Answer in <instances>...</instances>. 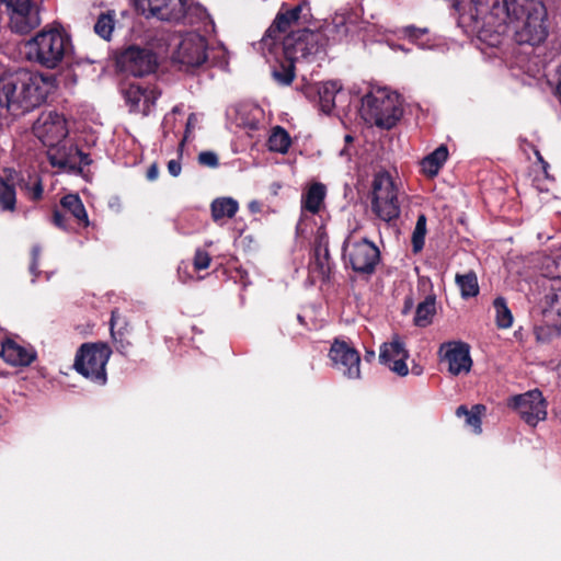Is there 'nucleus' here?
<instances>
[{
	"label": "nucleus",
	"mask_w": 561,
	"mask_h": 561,
	"mask_svg": "<svg viewBox=\"0 0 561 561\" xmlns=\"http://www.w3.org/2000/svg\"><path fill=\"white\" fill-rule=\"evenodd\" d=\"M301 10V5H296L277 13L260 42V49L265 56L282 54L285 59L295 64L312 62L325 54L322 42L319 39L321 36L316 31L302 28L290 32L279 42V35L298 22Z\"/></svg>",
	"instance_id": "nucleus-1"
},
{
	"label": "nucleus",
	"mask_w": 561,
	"mask_h": 561,
	"mask_svg": "<svg viewBox=\"0 0 561 561\" xmlns=\"http://www.w3.org/2000/svg\"><path fill=\"white\" fill-rule=\"evenodd\" d=\"M55 88L53 76L19 69L0 77V106L13 116L41 106Z\"/></svg>",
	"instance_id": "nucleus-2"
},
{
	"label": "nucleus",
	"mask_w": 561,
	"mask_h": 561,
	"mask_svg": "<svg viewBox=\"0 0 561 561\" xmlns=\"http://www.w3.org/2000/svg\"><path fill=\"white\" fill-rule=\"evenodd\" d=\"M506 23L519 46H539L549 35L548 11L541 0H516L499 26Z\"/></svg>",
	"instance_id": "nucleus-3"
},
{
	"label": "nucleus",
	"mask_w": 561,
	"mask_h": 561,
	"mask_svg": "<svg viewBox=\"0 0 561 561\" xmlns=\"http://www.w3.org/2000/svg\"><path fill=\"white\" fill-rule=\"evenodd\" d=\"M72 51L71 37L60 27H45L24 44L25 58L46 69L70 61Z\"/></svg>",
	"instance_id": "nucleus-4"
},
{
	"label": "nucleus",
	"mask_w": 561,
	"mask_h": 561,
	"mask_svg": "<svg viewBox=\"0 0 561 561\" xmlns=\"http://www.w3.org/2000/svg\"><path fill=\"white\" fill-rule=\"evenodd\" d=\"M137 10L146 18L174 24H213L205 8L193 0H135Z\"/></svg>",
	"instance_id": "nucleus-5"
},
{
	"label": "nucleus",
	"mask_w": 561,
	"mask_h": 561,
	"mask_svg": "<svg viewBox=\"0 0 561 561\" xmlns=\"http://www.w3.org/2000/svg\"><path fill=\"white\" fill-rule=\"evenodd\" d=\"M359 114L367 124L390 129L402 116L400 95L386 87H371L362 98Z\"/></svg>",
	"instance_id": "nucleus-6"
},
{
	"label": "nucleus",
	"mask_w": 561,
	"mask_h": 561,
	"mask_svg": "<svg viewBox=\"0 0 561 561\" xmlns=\"http://www.w3.org/2000/svg\"><path fill=\"white\" fill-rule=\"evenodd\" d=\"M401 199L397 183L387 172L376 173L371 183V209L375 215L390 222L400 215Z\"/></svg>",
	"instance_id": "nucleus-7"
},
{
	"label": "nucleus",
	"mask_w": 561,
	"mask_h": 561,
	"mask_svg": "<svg viewBox=\"0 0 561 561\" xmlns=\"http://www.w3.org/2000/svg\"><path fill=\"white\" fill-rule=\"evenodd\" d=\"M112 351L104 343H85L77 352L73 367L90 381L104 386L107 381L106 364Z\"/></svg>",
	"instance_id": "nucleus-8"
},
{
	"label": "nucleus",
	"mask_w": 561,
	"mask_h": 561,
	"mask_svg": "<svg viewBox=\"0 0 561 561\" xmlns=\"http://www.w3.org/2000/svg\"><path fill=\"white\" fill-rule=\"evenodd\" d=\"M379 248L366 238L350 234L343 243V259L356 272L370 274L379 262Z\"/></svg>",
	"instance_id": "nucleus-9"
},
{
	"label": "nucleus",
	"mask_w": 561,
	"mask_h": 561,
	"mask_svg": "<svg viewBox=\"0 0 561 561\" xmlns=\"http://www.w3.org/2000/svg\"><path fill=\"white\" fill-rule=\"evenodd\" d=\"M9 16V27L15 34H27L41 24L36 0H2Z\"/></svg>",
	"instance_id": "nucleus-10"
},
{
	"label": "nucleus",
	"mask_w": 561,
	"mask_h": 561,
	"mask_svg": "<svg viewBox=\"0 0 561 561\" xmlns=\"http://www.w3.org/2000/svg\"><path fill=\"white\" fill-rule=\"evenodd\" d=\"M47 158L54 168L71 174H81L83 167L91 163L89 156L67 139L48 147Z\"/></svg>",
	"instance_id": "nucleus-11"
},
{
	"label": "nucleus",
	"mask_w": 561,
	"mask_h": 561,
	"mask_svg": "<svg viewBox=\"0 0 561 561\" xmlns=\"http://www.w3.org/2000/svg\"><path fill=\"white\" fill-rule=\"evenodd\" d=\"M172 58L186 69L202 66L207 60V42L196 32L179 36Z\"/></svg>",
	"instance_id": "nucleus-12"
},
{
	"label": "nucleus",
	"mask_w": 561,
	"mask_h": 561,
	"mask_svg": "<svg viewBox=\"0 0 561 561\" xmlns=\"http://www.w3.org/2000/svg\"><path fill=\"white\" fill-rule=\"evenodd\" d=\"M332 366L343 377L351 380L360 379V355L344 340L335 339L329 351Z\"/></svg>",
	"instance_id": "nucleus-13"
},
{
	"label": "nucleus",
	"mask_w": 561,
	"mask_h": 561,
	"mask_svg": "<svg viewBox=\"0 0 561 561\" xmlns=\"http://www.w3.org/2000/svg\"><path fill=\"white\" fill-rule=\"evenodd\" d=\"M508 407L516 410L520 419L531 427L547 417V401L538 389L512 397Z\"/></svg>",
	"instance_id": "nucleus-14"
},
{
	"label": "nucleus",
	"mask_w": 561,
	"mask_h": 561,
	"mask_svg": "<svg viewBox=\"0 0 561 561\" xmlns=\"http://www.w3.org/2000/svg\"><path fill=\"white\" fill-rule=\"evenodd\" d=\"M438 356L440 363L447 365V371L455 377L469 374L473 365L470 345L462 341L442 343Z\"/></svg>",
	"instance_id": "nucleus-15"
},
{
	"label": "nucleus",
	"mask_w": 561,
	"mask_h": 561,
	"mask_svg": "<svg viewBox=\"0 0 561 561\" xmlns=\"http://www.w3.org/2000/svg\"><path fill=\"white\" fill-rule=\"evenodd\" d=\"M33 133L45 147H51L67 138L66 119L54 111L44 112L34 123Z\"/></svg>",
	"instance_id": "nucleus-16"
},
{
	"label": "nucleus",
	"mask_w": 561,
	"mask_h": 561,
	"mask_svg": "<svg viewBox=\"0 0 561 561\" xmlns=\"http://www.w3.org/2000/svg\"><path fill=\"white\" fill-rule=\"evenodd\" d=\"M117 67L122 72L142 77L156 69L157 57L149 49L130 46L118 56Z\"/></svg>",
	"instance_id": "nucleus-17"
},
{
	"label": "nucleus",
	"mask_w": 561,
	"mask_h": 561,
	"mask_svg": "<svg viewBox=\"0 0 561 561\" xmlns=\"http://www.w3.org/2000/svg\"><path fill=\"white\" fill-rule=\"evenodd\" d=\"M160 92L154 87L130 83L123 90V96L130 113L148 115Z\"/></svg>",
	"instance_id": "nucleus-18"
},
{
	"label": "nucleus",
	"mask_w": 561,
	"mask_h": 561,
	"mask_svg": "<svg viewBox=\"0 0 561 561\" xmlns=\"http://www.w3.org/2000/svg\"><path fill=\"white\" fill-rule=\"evenodd\" d=\"M408 352L400 337L396 335L391 342L380 346L379 362L399 376H407L409 373L405 359Z\"/></svg>",
	"instance_id": "nucleus-19"
},
{
	"label": "nucleus",
	"mask_w": 561,
	"mask_h": 561,
	"mask_svg": "<svg viewBox=\"0 0 561 561\" xmlns=\"http://www.w3.org/2000/svg\"><path fill=\"white\" fill-rule=\"evenodd\" d=\"M332 263L329 254V238L327 232L319 228L309 271L314 278L325 280L330 277Z\"/></svg>",
	"instance_id": "nucleus-20"
},
{
	"label": "nucleus",
	"mask_w": 561,
	"mask_h": 561,
	"mask_svg": "<svg viewBox=\"0 0 561 561\" xmlns=\"http://www.w3.org/2000/svg\"><path fill=\"white\" fill-rule=\"evenodd\" d=\"M0 356L13 367H27L37 357V353L31 345H22L12 339H5L1 344Z\"/></svg>",
	"instance_id": "nucleus-21"
},
{
	"label": "nucleus",
	"mask_w": 561,
	"mask_h": 561,
	"mask_svg": "<svg viewBox=\"0 0 561 561\" xmlns=\"http://www.w3.org/2000/svg\"><path fill=\"white\" fill-rule=\"evenodd\" d=\"M325 196V187L321 183L311 185L308 192L302 196V210L300 219L296 226V231L300 236L308 232V220L310 219L307 213L314 215L319 211L321 204Z\"/></svg>",
	"instance_id": "nucleus-22"
},
{
	"label": "nucleus",
	"mask_w": 561,
	"mask_h": 561,
	"mask_svg": "<svg viewBox=\"0 0 561 561\" xmlns=\"http://www.w3.org/2000/svg\"><path fill=\"white\" fill-rule=\"evenodd\" d=\"M316 32L321 36L322 47L327 51L329 46L335 45L346 37L348 33L346 16L335 14L331 21H325Z\"/></svg>",
	"instance_id": "nucleus-23"
},
{
	"label": "nucleus",
	"mask_w": 561,
	"mask_h": 561,
	"mask_svg": "<svg viewBox=\"0 0 561 561\" xmlns=\"http://www.w3.org/2000/svg\"><path fill=\"white\" fill-rule=\"evenodd\" d=\"M342 90L337 80H330L318 85L319 105L323 113L330 114L335 106V96Z\"/></svg>",
	"instance_id": "nucleus-24"
},
{
	"label": "nucleus",
	"mask_w": 561,
	"mask_h": 561,
	"mask_svg": "<svg viewBox=\"0 0 561 561\" xmlns=\"http://www.w3.org/2000/svg\"><path fill=\"white\" fill-rule=\"evenodd\" d=\"M515 1L516 0H472V3L476 8L477 15L489 13L492 18L502 21L511 9V4H514Z\"/></svg>",
	"instance_id": "nucleus-25"
},
{
	"label": "nucleus",
	"mask_w": 561,
	"mask_h": 561,
	"mask_svg": "<svg viewBox=\"0 0 561 561\" xmlns=\"http://www.w3.org/2000/svg\"><path fill=\"white\" fill-rule=\"evenodd\" d=\"M448 156L447 146L442 144L433 152L423 157V174H426L428 178L436 176L447 161Z\"/></svg>",
	"instance_id": "nucleus-26"
},
{
	"label": "nucleus",
	"mask_w": 561,
	"mask_h": 561,
	"mask_svg": "<svg viewBox=\"0 0 561 561\" xmlns=\"http://www.w3.org/2000/svg\"><path fill=\"white\" fill-rule=\"evenodd\" d=\"M210 209L214 221L220 222L222 219L234 217L239 204L232 197H218L211 202Z\"/></svg>",
	"instance_id": "nucleus-27"
},
{
	"label": "nucleus",
	"mask_w": 561,
	"mask_h": 561,
	"mask_svg": "<svg viewBox=\"0 0 561 561\" xmlns=\"http://www.w3.org/2000/svg\"><path fill=\"white\" fill-rule=\"evenodd\" d=\"M272 56L277 62L272 71L273 79L282 85H289L295 78V64L285 59L282 54Z\"/></svg>",
	"instance_id": "nucleus-28"
},
{
	"label": "nucleus",
	"mask_w": 561,
	"mask_h": 561,
	"mask_svg": "<svg viewBox=\"0 0 561 561\" xmlns=\"http://www.w3.org/2000/svg\"><path fill=\"white\" fill-rule=\"evenodd\" d=\"M485 412V407L483 404H474L471 409H468L467 405L461 404L456 409L457 417H465L466 424L473 428L476 434H480L481 428V416Z\"/></svg>",
	"instance_id": "nucleus-29"
},
{
	"label": "nucleus",
	"mask_w": 561,
	"mask_h": 561,
	"mask_svg": "<svg viewBox=\"0 0 561 561\" xmlns=\"http://www.w3.org/2000/svg\"><path fill=\"white\" fill-rule=\"evenodd\" d=\"M455 282L460 289L462 298L468 299L479 294L478 277L473 271H469L465 274L457 273Z\"/></svg>",
	"instance_id": "nucleus-30"
},
{
	"label": "nucleus",
	"mask_w": 561,
	"mask_h": 561,
	"mask_svg": "<svg viewBox=\"0 0 561 561\" xmlns=\"http://www.w3.org/2000/svg\"><path fill=\"white\" fill-rule=\"evenodd\" d=\"M60 205L67 211H69L79 222H83L85 226L89 224L88 214L84 205L77 194H68L60 201Z\"/></svg>",
	"instance_id": "nucleus-31"
},
{
	"label": "nucleus",
	"mask_w": 561,
	"mask_h": 561,
	"mask_svg": "<svg viewBox=\"0 0 561 561\" xmlns=\"http://www.w3.org/2000/svg\"><path fill=\"white\" fill-rule=\"evenodd\" d=\"M546 298L548 307L545 310V317L561 332V288L547 295Z\"/></svg>",
	"instance_id": "nucleus-32"
},
{
	"label": "nucleus",
	"mask_w": 561,
	"mask_h": 561,
	"mask_svg": "<svg viewBox=\"0 0 561 561\" xmlns=\"http://www.w3.org/2000/svg\"><path fill=\"white\" fill-rule=\"evenodd\" d=\"M116 23V13L113 10L101 13L94 24V32L101 38L110 41Z\"/></svg>",
	"instance_id": "nucleus-33"
},
{
	"label": "nucleus",
	"mask_w": 561,
	"mask_h": 561,
	"mask_svg": "<svg viewBox=\"0 0 561 561\" xmlns=\"http://www.w3.org/2000/svg\"><path fill=\"white\" fill-rule=\"evenodd\" d=\"M267 146L271 151L286 153L290 146V137L283 127L276 126L272 129Z\"/></svg>",
	"instance_id": "nucleus-34"
},
{
	"label": "nucleus",
	"mask_w": 561,
	"mask_h": 561,
	"mask_svg": "<svg viewBox=\"0 0 561 561\" xmlns=\"http://www.w3.org/2000/svg\"><path fill=\"white\" fill-rule=\"evenodd\" d=\"M493 307L495 309V322L500 329H508L513 324V314L507 307L506 299L504 297H496L493 300Z\"/></svg>",
	"instance_id": "nucleus-35"
},
{
	"label": "nucleus",
	"mask_w": 561,
	"mask_h": 561,
	"mask_svg": "<svg viewBox=\"0 0 561 561\" xmlns=\"http://www.w3.org/2000/svg\"><path fill=\"white\" fill-rule=\"evenodd\" d=\"M16 205V193L13 184H9L0 178V209L2 211H14Z\"/></svg>",
	"instance_id": "nucleus-36"
},
{
	"label": "nucleus",
	"mask_w": 561,
	"mask_h": 561,
	"mask_svg": "<svg viewBox=\"0 0 561 561\" xmlns=\"http://www.w3.org/2000/svg\"><path fill=\"white\" fill-rule=\"evenodd\" d=\"M423 310V328L426 325H430L433 322V317L436 314V302H435V296L428 295L423 300L422 305Z\"/></svg>",
	"instance_id": "nucleus-37"
},
{
	"label": "nucleus",
	"mask_w": 561,
	"mask_h": 561,
	"mask_svg": "<svg viewBox=\"0 0 561 561\" xmlns=\"http://www.w3.org/2000/svg\"><path fill=\"white\" fill-rule=\"evenodd\" d=\"M398 37L408 41L412 46H419L417 41L421 37V30L413 25L404 26L397 31Z\"/></svg>",
	"instance_id": "nucleus-38"
},
{
	"label": "nucleus",
	"mask_w": 561,
	"mask_h": 561,
	"mask_svg": "<svg viewBox=\"0 0 561 561\" xmlns=\"http://www.w3.org/2000/svg\"><path fill=\"white\" fill-rule=\"evenodd\" d=\"M210 255L207 251L197 249L194 255L193 265L197 271L206 270L210 264Z\"/></svg>",
	"instance_id": "nucleus-39"
},
{
	"label": "nucleus",
	"mask_w": 561,
	"mask_h": 561,
	"mask_svg": "<svg viewBox=\"0 0 561 561\" xmlns=\"http://www.w3.org/2000/svg\"><path fill=\"white\" fill-rule=\"evenodd\" d=\"M198 162L203 165L215 168L218 165V158L213 151H203L198 154Z\"/></svg>",
	"instance_id": "nucleus-40"
},
{
	"label": "nucleus",
	"mask_w": 561,
	"mask_h": 561,
	"mask_svg": "<svg viewBox=\"0 0 561 561\" xmlns=\"http://www.w3.org/2000/svg\"><path fill=\"white\" fill-rule=\"evenodd\" d=\"M412 244L415 253L421 251V215L417 216L415 221V227L412 234Z\"/></svg>",
	"instance_id": "nucleus-41"
},
{
	"label": "nucleus",
	"mask_w": 561,
	"mask_h": 561,
	"mask_svg": "<svg viewBox=\"0 0 561 561\" xmlns=\"http://www.w3.org/2000/svg\"><path fill=\"white\" fill-rule=\"evenodd\" d=\"M39 255H41V248L38 245H34L32 249V262L30 265V272L35 277L38 275L37 266H38Z\"/></svg>",
	"instance_id": "nucleus-42"
},
{
	"label": "nucleus",
	"mask_w": 561,
	"mask_h": 561,
	"mask_svg": "<svg viewBox=\"0 0 561 561\" xmlns=\"http://www.w3.org/2000/svg\"><path fill=\"white\" fill-rule=\"evenodd\" d=\"M53 222L56 227L62 229V230H67L68 229V226H67V219L65 217V215L61 214L60 210H55L54 211V215H53Z\"/></svg>",
	"instance_id": "nucleus-43"
},
{
	"label": "nucleus",
	"mask_w": 561,
	"mask_h": 561,
	"mask_svg": "<svg viewBox=\"0 0 561 561\" xmlns=\"http://www.w3.org/2000/svg\"><path fill=\"white\" fill-rule=\"evenodd\" d=\"M182 167L179 160H170L168 162V171L172 176H178L181 173Z\"/></svg>",
	"instance_id": "nucleus-44"
},
{
	"label": "nucleus",
	"mask_w": 561,
	"mask_h": 561,
	"mask_svg": "<svg viewBox=\"0 0 561 561\" xmlns=\"http://www.w3.org/2000/svg\"><path fill=\"white\" fill-rule=\"evenodd\" d=\"M33 199H39L43 195V185L41 181H36L32 187H28Z\"/></svg>",
	"instance_id": "nucleus-45"
},
{
	"label": "nucleus",
	"mask_w": 561,
	"mask_h": 561,
	"mask_svg": "<svg viewBox=\"0 0 561 561\" xmlns=\"http://www.w3.org/2000/svg\"><path fill=\"white\" fill-rule=\"evenodd\" d=\"M159 175V169L157 164H151L147 171V179L149 181H154L158 179Z\"/></svg>",
	"instance_id": "nucleus-46"
},
{
	"label": "nucleus",
	"mask_w": 561,
	"mask_h": 561,
	"mask_svg": "<svg viewBox=\"0 0 561 561\" xmlns=\"http://www.w3.org/2000/svg\"><path fill=\"white\" fill-rule=\"evenodd\" d=\"M557 76H558V82H557V88H556V94L561 102V64L558 66Z\"/></svg>",
	"instance_id": "nucleus-47"
},
{
	"label": "nucleus",
	"mask_w": 561,
	"mask_h": 561,
	"mask_svg": "<svg viewBox=\"0 0 561 561\" xmlns=\"http://www.w3.org/2000/svg\"><path fill=\"white\" fill-rule=\"evenodd\" d=\"M178 112H179V107H178V106H175V107L172 110V112H171V113H169V114H167V115L164 116L163 124H162V125H163V128H167V127H168V125H169V124L171 123V121L173 119L174 114H175V113H178Z\"/></svg>",
	"instance_id": "nucleus-48"
},
{
	"label": "nucleus",
	"mask_w": 561,
	"mask_h": 561,
	"mask_svg": "<svg viewBox=\"0 0 561 561\" xmlns=\"http://www.w3.org/2000/svg\"><path fill=\"white\" fill-rule=\"evenodd\" d=\"M197 122V117L195 114H191L187 118V122H186V133L190 131L191 128L194 127V125L196 124Z\"/></svg>",
	"instance_id": "nucleus-49"
},
{
	"label": "nucleus",
	"mask_w": 561,
	"mask_h": 561,
	"mask_svg": "<svg viewBox=\"0 0 561 561\" xmlns=\"http://www.w3.org/2000/svg\"><path fill=\"white\" fill-rule=\"evenodd\" d=\"M389 45L393 50L401 49L403 53H409L412 50V47L407 46V45H401V44H389Z\"/></svg>",
	"instance_id": "nucleus-50"
},
{
	"label": "nucleus",
	"mask_w": 561,
	"mask_h": 561,
	"mask_svg": "<svg viewBox=\"0 0 561 561\" xmlns=\"http://www.w3.org/2000/svg\"><path fill=\"white\" fill-rule=\"evenodd\" d=\"M413 308V301L411 298H407L405 301H404V306L402 308V313L403 314H407L411 311V309Z\"/></svg>",
	"instance_id": "nucleus-51"
},
{
	"label": "nucleus",
	"mask_w": 561,
	"mask_h": 561,
	"mask_svg": "<svg viewBox=\"0 0 561 561\" xmlns=\"http://www.w3.org/2000/svg\"><path fill=\"white\" fill-rule=\"evenodd\" d=\"M251 213H259L261 210V205L256 201H252L248 205Z\"/></svg>",
	"instance_id": "nucleus-52"
},
{
	"label": "nucleus",
	"mask_w": 561,
	"mask_h": 561,
	"mask_svg": "<svg viewBox=\"0 0 561 561\" xmlns=\"http://www.w3.org/2000/svg\"><path fill=\"white\" fill-rule=\"evenodd\" d=\"M413 320L416 325H419L421 322V302H419L415 307V314Z\"/></svg>",
	"instance_id": "nucleus-53"
},
{
	"label": "nucleus",
	"mask_w": 561,
	"mask_h": 561,
	"mask_svg": "<svg viewBox=\"0 0 561 561\" xmlns=\"http://www.w3.org/2000/svg\"><path fill=\"white\" fill-rule=\"evenodd\" d=\"M178 274H179V279L182 282V283H186L187 279L190 278L188 275H186V273L183 272L182 270V265L179 266L178 268Z\"/></svg>",
	"instance_id": "nucleus-54"
},
{
	"label": "nucleus",
	"mask_w": 561,
	"mask_h": 561,
	"mask_svg": "<svg viewBox=\"0 0 561 561\" xmlns=\"http://www.w3.org/2000/svg\"><path fill=\"white\" fill-rule=\"evenodd\" d=\"M340 157L342 158H345L346 160H350L351 159V151H350V148L348 146H345L341 151H340Z\"/></svg>",
	"instance_id": "nucleus-55"
},
{
	"label": "nucleus",
	"mask_w": 561,
	"mask_h": 561,
	"mask_svg": "<svg viewBox=\"0 0 561 561\" xmlns=\"http://www.w3.org/2000/svg\"><path fill=\"white\" fill-rule=\"evenodd\" d=\"M535 156L540 164L548 165V162L543 159L538 150H535Z\"/></svg>",
	"instance_id": "nucleus-56"
},
{
	"label": "nucleus",
	"mask_w": 561,
	"mask_h": 561,
	"mask_svg": "<svg viewBox=\"0 0 561 561\" xmlns=\"http://www.w3.org/2000/svg\"><path fill=\"white\" fill-rule=\"evenodd\" d=\"M425 226H426V219H425V217L423 216V230H422L423 238H424V237H425V234H426V227H425Z\"/></svg>",
	"instance_id": "nucleus-57"
},
{
	"label": "nucleus",
	"mask_w": 561,
	"mask_h": 561,
	"mask_svg": "<svg viewBox=\"0 0 561 561\" xmlns=\"http://www.w3.org/2000/svg\"><path fill=\"white\" fill-rule=\"evenodd\" d=\"M352 141H353V137L351 135H346L345 136L346 146H348Z\"/></svg>",
	"instance_id": "nucleus-58"
},
{
	"label": "nucleus",
	"mask_w": 561,
	"mask_h": 561,
	"mask_svg": "<svg viewBox=\"0 0 561 561\" xmlns=\"http://www.w3.org/2000/svg\"><path fill=\"white\" fill-rule=\"evenodd\" d=\"M541 167H542L543 172L547 174V170L549 168V164L548 165L541 164Z\"/></svg>",
	"instance_id": "nucleus-59"
},
{
	"label": "nucleus",
	"mask_w": 561,
	"mask_h": 561,
	"mask_svg": "<svg viewBox=\"0 0 561 561\" xmlns=\"http://www.w3.org/2000/svg\"><path fill=\"white\" fill-rule=\"evenodd\" d=\"M249 126H250L251 128H255V127H256V123L251 122V123H249Z\"/></svg>",
	"instance_id": "nucleus-60"
},
{
	"label": "nucleus",
	"mask_w": 561,
	"mask_h": 561,
	"mask_svg": "<svg viewBox=\"0 0 561 561\" xmlns=\"http://www.w3.org/2000/svg\"><path fill=\"white\" fill-rule=\"evenodd\" d=\"M115 312H112V320L114 319Z\"/></svg>",
	"instance_id": "nucleus-61"
}]
</instances>
